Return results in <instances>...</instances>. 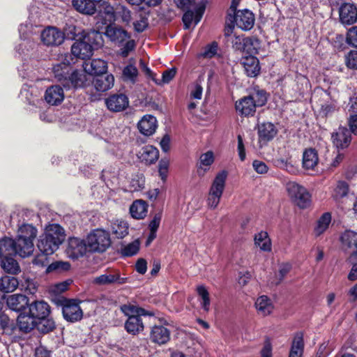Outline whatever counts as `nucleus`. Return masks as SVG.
Segmentation results:
<instances>
[{"instance_id": "nucleus-1", "label": "nucleus", "mask_w": 357, "mask_h": 357, "mask_svg": "<svg viewBox=\"0 0 357 357\" xmlns=\"http://www.w3.org/2000/svg\"><path fill=\"white\" fill-rule=\"evenodd\" d=\"M65 236V231L59 225H50L46 227L45 234L40 236L37 246L41 252L52 255L58 250Z\"/></svg>"}, {"instance_id": "nucleus-2", "label": "nucleus", "mask_w": 357, "mask_h": 357, "mask_svg": "<svg viewBox=\"0 0 357 357\" xmlns=\"http://www.w3.org/2000/svg\"><path fill=\"white\" fill-rule=\"evenodd\" d=\"M102 35L100 31L92 30L86 34L83 39L76 40L71 47V53L76 58L89 59L93 55V49L102 45Z\"/></svg>"}, {"instance_id": "nucleus-3", "label": "nucleus", "mask_w": 357, "mask_h": 357, "mask_svg": "<svg viewBox=\"0 0 357 357\" xmlns=\"http://www.w3.org/2000/svg\"><path fill=\"white\" fill-rule=\"evenodd\" d=\"M37 229L29 224H23L18 229L16 243L20 247V256L26 257L33 251V240L36 237Z\"/></svg>"}, {"instance_id": "nucleus-4", "label": "nucleus", "mask_w": 357, "mask_h": 357, "mask_svg": "<svg viewBox=\"0 0 357 357\" xmlns=\"http://www.w3.org/2000/svg\"><path fill=\"white\" fill-rule=\"evenodd\" d=\"M178 6L183 9H186L182 18L185 29H190L193 22L195 24H197L206 9L204 2L200 1L195 3V0H179Z\"/></svg>"}, {"instance_id": "nucleus-5", "label": "nucleus", "mask_w": 357, "mask_h": 357, "mask_svg": "<svg viewBox=\"0 0 357 357\" xmlns=\"http://www.w3.org/2000/svg\"><path fill=\"white\" fill-rule=\"evenodd\" d=\"M227 178V172L225 170L220 171L215 175L210 186L206 199L208 208L215 209L218 206L226 186Z\"/></svg>"}, {"instance_id": "nucleus-6", "label": "nucleus", "mask_w": 357, "mask_h": 357, "mask_svg": "<svg viewBox=\"0 0 357 357\" xmlns=\"http://www.w3.org/2000/svg\"><path fill=\"white\" fill-rule=\"evenodd\" d=\"M87 245L91 252H102L111 245L109 232L102 229L93 230L87 236Z\"/></svg>"}, {"instance_id": "nucleus-7", "label": "nucleus", "mask_w": 357, "mask_h": 357, "mask_svg": "<svg viewBox=\"0 0 357 357\" xmlns=\"http://www.w3.org/2000/svg\"><path fill=\"white\" fill-rule=\"evenodd\" d=\"M286 190L291 199L301 208H307L311 203V195L303 185L289 181L286 184Z\"/></svg>"}, {"instance_id": "nucleus-8", "label": "nucleus", "mask_w": 357, "mask_h": 357, "mask_svg": "<svg viewBox=\"0 0 357 357\" xmlns=\"http://www.w3.org/2000/svg\"><path fill=\"white\" fill-rule=\"evenodd\" d=\"M227 19L232 24L235 23L238 28L244 31L250 30L255 22L254 14L248 9L238 10L236 15L229 13ZM231 26L234 27V25Z\"/></svg>"}, {"instance_id": "nucleus-9", "label": "nucleus", "mask_w": 357, "mask_h": 357, "mask_svg": "<svg viewBox=\"0 0 357 357\" xmlns=\"http://www.w3.org/2000/svg\"><path fill=\"white\" fill-rule=\"evenodd\" d=\"M91 76L86 72L75 70L68 77L67 80L63 83V86L67 89L73 88H88L91 86Z\"/></svg>"}, {"instance_id": "nucleus-10", "label": "nucleus", "mask_w": 357, "mask_h": 357, "mask_svg": "<svg viewBox=\"0 0 357 357\" xmlns=\"http://www.w3.org/2000/svg\"><path fill=\"white\" fill-rule=\"evenodd\" d=\"M128 278L121 277L120 272L117 270L107 271L105 273L95 277L93 279V283L99 286H105L111 284H123L128 282Z\"/></svg>"}, {"instance_id": "nucleus-11", "label": "nucleus", "mask_w": 357, "mask_h": 357, "mask_svg": "<svg viewBox=\"0 0 357 357\" xmlns=\"http://www.w3.org/2000/svg\"><path fill=\"white\" fill-rule=\"evenodd\" d=\"M63 318L68 322H76L82 319L83 312L77 300H66L62 307Z\"/></svg>"}, {"instance_id": "nucleus-12", "label": "nucleus", "mask_w": 357, "mask_h": 357, "mask_svg": "<svg viewBox=\"0 0 357 357\" xmlns=\"http://www.w3.org/2000/svg\"><path fill=\"white\" fill-rule=\"evenodd\" d=\"M87 250H89L87 243L84 239L77 237L68 238L66 254L70 258L77 259L82 257Z\"/></svg>"}, {"instance_id": "nucleus-13", "label": "nucleus", "mask_w": 357, "mask_h": 357, "mask_svg": "<svg viewBox=\"0 0 357 357\" xmlns=\"http://www.w3.org/2000/svg\"><path fill=\"white\" fill-rule=\"evenodd\" d=\"M41 40L47 46H58L64 40V33L59 29L49 26L40 35Z\"/></svg>"}, {"instance_id": "nucleus-14", "label": "nucleus", "mask_w": 357, "mask_h": 357, "mask_svg": "<svg viewBox=\"0 0 357 357\" xmlns=\"http://www.w3.org/2000/svg\"><path fill=\"white\" fill-rule=\"evenodd\" d=\"M105 104L109 111L120 112L128 108L129 106V99L123 93H116L106 98Z\"/></svg>"}, {"instance_id": "nucleus-15", "label": "nucleus", "mask_w": 357, "mask_h": 357, "mask_svg": "<svg viewBox=\"0 0 357 357\" xmlns=\"http://www.w3.org/2000/svg\"><path fill=\"white\" fill-rule=\"evenodd\" d=\"M340 22L344 25H351L357 21V7L349 3H344L339 8Z\"/></svg>"}, {"instance_id": "nucleus-16", "label": "nucleus", "mask_w": 357, "mask_h": 357, "mask_svg": "<svg viewBox=\"0 0 357 357\" xmlns=\"http://www.w3.org/2000/svg\"><path fill=\"white\" fill-rule=\"evenodd\" d=\"M97 24L101 22L107 24L116 20V8L106 1H103L99 6L98 11Z\"/></svg>"}, {"instance_id": "nucleus-17", "label": "nucleus", "mask_w": 357, "mask_h": 357, "mask_svg": "<svg viewBox=\"0 0 357 357\" xmlns=\"http://www.w3.org/2000/svg\"><path fill=\"white\" fill-rule=\"evenodd\" d=\"M28 306L29 313L37 321L48 317L50 314V307L44 301H35Z\"/></svg>"}, {"instance_id": "nucleus-18", "label": "nucleus", "mask_w": 357, "mask_h": 357, "mask_svg": "<svg viewBox=\"0 0 357 357\" xmlns=\"http://www.w3.org/2000/svg\"><path fill=\"white\" fill-rule=\"evenodd\" d=\"M114 77L112 74H102L95 77H91V84L97 91L105 92L114 86Z\"/></svg>"}, {"instance_id": "nucleus-19", "label": "nucleus", "mask_w": 357, "mask_h": 357, "mask_svg": "<svg viewBox=\"0 0 357 357\" xmlns=\"http://www.w3.org/2000/svg\"><path fill=\"white\" fill-rule=\"evenodd\" d=\"M105 35L112 42L118 45H122L130 38V35L126 30L112 25H107Z\"/></svg>"}, {"instance_id": "nucleus-20", "label": "nucleus", "mask_w": 357, "mask_h": 357, "mask_svg": "<svg viewBox=\"0 0 357 357\" xmlns=\"http://www.w3.org/2000/svg\"><path fill=\"white\" fill-rule=\"evenodd\" d=\"M351 139L350 131L346 127H339L337 130L332 135L333 143L337 149L347 148Z\"/></svg>"}, {"instance_id": "nucleus-21", "label": "nucleus", "mask_w": 357, "mask_h": 357, "mask_svg": "<svg viewBox=\"0 0 357 357\" xmlns=\"http://www.w3.org/2000/svg\"><path fill=\"white\" fill-rule=\"evenodd\" d=\"M150 339L159 345L165 344L170 340V331L163 326L155 325L151 328Z\"/></svg>"}, {"instance_id": "nucleus-22", "label": "nucleus", "mask_w": 357, "mask_h": 357, "mask_svg": "<svg viewBox=\"0 0 357 357\" xmlns=\"http://www.w3.org/2000/svg\"><path fill=\"white\" fill-rule=\"evenodd\" d=\"M157 119L149 114L144 116L137 124L139 132L145 136L152 135L158 127Z\"/></svg>"}, {"instance_id": "nucleus-23", "label": "nucleus", "mask_w": 357, "mask_h": 357, "mask_svg": "<svg viewBox=\"0 0 357 357\" xmlns=\"http://www.w3.org/2000/svg\"><path fill=\"white\" fill-rule=\"evenodd\" d=\"M83 68L90 76L92 75H99L106 73L107 70V63L102 59H93L89 61H84Z\"/></svg>"}, {"instance_id": "nucleus-24", "label": "nucleus", "mask_w": 357, "mask_h": 357, "mask_svg": "<svg viewBox=\"0 0 357 357\" xmlns=\"http://www.w3.org/2000/svg\"><path fill=\"white\" fill-rule=\"evenodd\" d=\"M20 247L16 243V240L6 237L0 239V259L15 255H20Z\"/></svg>"}, {"instance_id": "nucleus-25", "label": "nucleus", "mask_w": 357, "mask_h": 357, "mask_svg": "<svg viewBox=\"0 0 357 357\" xmlns=\"http://www.w3.org/2000/svg\"><path fill=\"white\" fill-rule=\"evenodd\" d=\"M278 130L272 123L266 122L258 126L259 143L266 144L272 140L276 136Z\"/></svg>"}, {"instance_id": "nucleus-26", "label": "nucleus", "mask_w": 357, "mask_h": 357, "mask_svg": "<svg viewBox=\"0 0 357 357\" xmlns=\"http://www.w3.org/2000/svg\"><path fill=\"white\" fill-rule=\"evenodd\" d=\"M64 99L63 88L59 85H54L47 89L45 93V101L51 105H58Z\"/></svg>"}, {"instance_id": "nucleus-27", "label": "nucleus", "mask_w": 357, "mask_h": 357, "mask_svg": "<svg viewBox=\"0 0 357 357\" xmlns=\"http://www.w3.org/2000/svg\"><path fill=\"white\" fill-rule=\"evenodd\" d=\"M235 107L236 112L239 114L245 116H253L257 108L248 96L236 101Z\"/></svg>"}, {"instance_id": "nucleus-28", "label": "nucleus", "mask_w": 357, "mask_h": 357, "mask_svg": "<svg viewBox=\"0 0 357 357\" xmlns=\"http://www.w3.org/2000/svg\"><path fill=\"white\" fill-rule=\"evenodd\" d=\"M138 158L146 164H153L159 157V151L152 145L143 146L137 153Z\"/></svg>"}, {"instance_id": "nucleus-29", "label": "nucleus", "mask_w": 357, "mask_h": 357, "mask_svg": "<svg viewBox=\"0 0 357 357\" xmlns=\"http://www.w3.org/2000/svg\"><path fill=\"white\" fill-rule=\"evenodd\" d=\"M6 304L10 310L20 312L29 305V299L23 294H13L7 298Z\"/></svg>"}, {"instance_id": "nucleus-30", "label": "nucleus", "mask_w": 357, "mask_h": 357, "mask_svg": "<svg viewBox=\"0 0 357 357\" xmlns=\"http://www.w3.org/2000/svg\"><path fill=\"white\" fill-rule=\"evenodd\" d=\"M244 70L248 77H255L259 74L260 66L259 60L253 56H246L242 60Z\"/></svg>"}, {"instance_id": "nucleus-31", "label": "nucleus", "mask_w": 357, "mask_h": 357, "mask_svg": "<svg viewBox=\"0 0 357 357\" xmlns=\"http://www.w3.org/2000/svg\"><path fill=\"white\" fill-rule=\"evenodd\" d=\"M342 247L344 250H357V232L352 230H346L340 236Z\"/></svg>"}, {"instance_id": "nucleus-32", "label": "nucleus", "mask_w": 357, "mask_h": 357, "mask_svg": "<svg viewBox=\"0 0 357 357\" xmlns=\"http://www.w3.org/2000/svg\"><path fill=\"white\" fill-rule=\"evenodd\" d=\"M319 158L317 152L314 149H309L304 151L303 155V167L307 170H313L318 165Z\"/></svg>"}, {"instance_id": "nucleus-33", "label": "nucleus", "mask_w": 357, "mask_h": 357, "mask_svg": "<svg viewBox=\"0 0 357 357\" xmlns=\"http://www.w3.org/2000/svg\"><path fill=\"white\" fill-rule=\"evenodd\" d=\"M17 324L20 331L28 333L36 326L37 320L29 313L20 314L17 317Z\"/></svg>"}, {"instance_id": "nucleus-34", "label": "nucleus", "mask_w": 357, "mask_h": 357, "mask_svg": "<svg viewBox=\"0 0 357 357\" xmlns=\"http://www.w3.org/2000/svg\"><path fill=\"white\" fill-rule=\"evenodd\" d=\"M73 5L78 12L86 15H93L96 11V3L91 0H73Z\"/></svg>"}, {"instance_id": "nucleus-35", "label": "nucleus", "mask_w": 357, "mask_h": 357, "mask_svg": "<svg viewBox=\"0 0 357 357\" xmlns=\"http://www.w3.org/2000/svg\"><path fill=\"white\" fill-rule=\"evenodd\" d=\"M303 351V335L301 333H298L293 339L289 357H302Z\"/></svg>"}, {"instance_id": "nucleus-36", "label": "nucleus", "mask_w": 357, "mask_h": 357, "mask_svg": "<svg viewBox=\"0 0 357 357\" xmlns=\"http://www.w3.org/2000/svg\"><path fill=\"white\" fill-rule=\"evenodd\" d=\"M255 307L258 313L261 316L270 314L273 310V303L266 296L259 297L255 302Z\"/></svg>"}, {"instance_id": "nucleus-37", "label": "nucleus", "mask_w": 357, "mask_h": 357, "mask_svg": "<svg viewBox=\"0 0 357 357\" xmlns=\"http://www.w3.org/2000/svg\"><path fill=\"white\" fill-rule=\"evenodd\" d=\"M130 213L135 219H143L147 213V204L145 201L135 200L130 207Z\"/></svg>"}, {"instance_id": "nucleus-38", "label": "nucleus", "mask_w": 357, "mask_h": 357, "mask_svg": "<svg viewBox=\"0 0 357 357\" xmlns=\"http://www.w3.org/2000/svg\"><path fill=\"white\" fill-rule=\"evenodd\" d=\"M141 316H130L125 324V328L128 333L135 335L142 331L144 325Z\"/></svg>"}, {"instance_id": "nucleus-39", "label": "nucleus", "mask_w": 357, "mask_h": 357, "mask_svg": "<svg viewBox=\"0 0 357 357\" xmlns=\"http://www.w3.org/2000/svg\"><path fill=\"white\" fill-rule=\"evenodd\" d=\"M18 280L13 276H3L0 278V291L3 293L14 291L19 286Z\"/></svg>"}, {"instance_id": "nucleus-40", "label": "nucleus", "mask_w": 357, "mask_h": 357, "mask_svg": "<svg viewBox=\"0 0 357 357\" xmlns=\"http://www.w3.org/2000/svg\"><path fill=\"white\" fill-rule=\"evenodd\" d=\"M255 244L264 252L271 251V241L266 231H261L255 235Z\"/></svg>"}, {"instance_id": "nucleus-41", "label": "nucleus", "mask_w": 357, "mask_h": 357, "mask_svg": "<svg viewBox=\"0 0 357 357\" xmlns=\"http://www.w3.org/2000/svg\"><path fill=\"white\" fill-rule=\"evenodd\" d=\"M331 222V215L330 213H324L318 219L314 229V234L316 236L323 234L328 228Z\"/></svg>"}, {"instance_id": "nucleus-42", "label": "nucleus", "mask_w": 357, "mask_h": 357, "mask_svg": "<svg viewBox=\"0 0 357 357\" xmlns=\"http://www.w3.org/2000/svg\"><path fill=\"white\" fill-rule=\"evenodd\" d=\"M52 71L54 77L59 81L65 83L68 77L69 65L66 63H59L53 66Z\"/></svg>"}, {"instance_id": "nucleus-43", "label": "nucleus", "mask_w": 357, "mask_h": 357, "mask_svg": "<svg viewBox=\"0 0 357 357\" xmlns=\"http://www.w3.org/2000/svg\"><path fill=\"white\" fill-rule=\"evenodd\" d=\"M0 262L1 268L8 273L17 274L20 271V266L12 256L1 258Z\"/></svg>"}, {"instance_id": "nucleus-44", "label": "nucleus", "mask_w": 357, "mask_h": 357, "mask_svg": "<svg viewBox=\"0 0 357 357\" xmlns=\"http://www.w3.org/2000/svg\"><path fill=\"white\" fill-rule=\"evenodd\" d=\"M232 26H229L225 30V36L228 38V40L231 41L233 49L236 51L243 52L245 38L240 36H232Z\"/></svg>"}, {"instance_id": "nucleus-45", "label": "nucleus", "mask_w": 357, "mask_h": 357, "mask_svg": "<svg viewBox=\"0 0 357 357\" xmlns=\"http://www.w3.org/2000/svg\"><path fill=\"white\" fill-rule=\"evenodd\" d=\"M112 234L117 238H123L128 234V225L123 220H117L112 224Z\"/></svg>"}, {"instance_id": "nucleus-46", "label": "nucleus", "mask_w": 357, "mask_h": 357, "mask_svg": "<svg viewBox=\"0 0 357 357\" xmlns=\"http://www.w3.org/2000/svg\"><path fill=\"white\" fill-rule=\"evenodd\" d=\"M349 192V187L348 183L346 181H340L333 189L332 197L336 201H340L348 195Z\"/></svg>"}, {"instance_id": "nucleus-47", "label": "nucleus", "mask_w": 357, "mask_h": 357, "mask_svg": "<svg viewBox=\"0 0 357 357\" xmlns=\"http://www.w3.org/2000/svg\"><path fill=\"white\" fill-rule=\"evenodd\" d=\"M248 96L257 107L264 106L267 101L266 93L262 89H255Z\"/></svg>"}, {"instance_id": "nucleus-48", "label": "nucleus", "mask_w": 357, "mask_h": 357, "mask_svg": "<svg viewBox=\"0 0 357 357\" xmlns=\"http://www.w3.org/2000/svg\"><path fill=\"white\" fill-rule=\"evenodd\" d=\"M260 48L259 40L255 37H248L245 38L243 52L249 54L250 56L258 53Z\"/></svg>"}, {"instance_id": "nucleus-49", "label": "nucleus", "mask_w": 357, "mask_h": 357, "mask_svg": "<svg viewBox=\"0 0 357 357\" xmlns=\"http://www.w3.org/2000/svg\"><path fill=\"white\" fill-rule=\"evenodd\" d=\"M34 92H36V90L32 86L24 87L20 91V96L29 104L36 105L39 102V99L36 94H33Z\"/></svg>"}, {"instance_id": "nucleus-50", "label": "nucleus", "mask_w": 357, "mask_h": 357, "mask_svg": "<svg viewBox=\"0 0 357 357\" xmlns=\"http://www.w3.org/2000/svg\"><path fill=\"white\" fill-rule=\"evenodd\" d=\"M122 312L130 317V316L146 315V310L132 304H125L121 306Z\"/></svg>"}, {"instance_id": "nucleus-51", "label": "nucleus", "mask_w": 357, "mask_h": 357, "mask_svg": "<svg viewBox=\"0 0 357 357\" xmlns=\"http://www.w3.org/2000/svg\"><path fill=\"white\" fill-rule=\"evenodd\" d=\"M197 291L202 299L201 305L202 308L206 312H208L209 310L211 303L208 290L204 285H199L197 287Z\"/></svg>"}, {"instance_id": "nucleus-52", "label": "nucleus", "mask_w": 357, "mask_h": 357, "mask_svg": "<svg viewBox=\"0 0 357 357\" xmlns=\"http://www.w3.org/2000/svg\"><path fill=\"white\" fill-rule=\"evenodd\" d=\"M36 326L39 331L47 333L55 328V323L52 319L46 317L38 320Z\"/></svg>"}, {"instance_id": "nucleus-53", "label": "nucleus", "mask_w": 357, "mask_h": 357, "mask_svg": "<svg viewBox=\"0 0 357 357\" xmlns=\"http://www.w3.org/2000/svg\"><path fill=\"white\" fill-rule=\"evenodd\" d=\"M138 75V70L133 65H128L123 70V77L126 81H130L132 83L136 82Z\"/></svg>"}, {"instance_id": "nucleus-54", "label": "nucleus", "mask_w": 357, "mask_h": 357, "mask_svg": "<svg viewBox=\"0 0 357 357\" xmlns=\"http://www.w3.org/2000/svg\"><path fill=\"white\" fill-rule=\"evenodd\" d=\"M139 249V243L135 241L121 248V254L125 257H131L136 255Z\"/></svg>"}, {"instance_id": "nucleus-55", "label": "nucleus", "mask_w": 357, "mask_h": 357, "mask_svg": "<svg viewBox=\"0 0 357 357\" xmlns=\"http://www.w3.org/2000/svg\"><path fill=\"white\" fill-rule=\"evenodd\" d=\"M118 18H121L126 23H129L131 20V13L124 6L119 5L116 7V20Z\"/></svg>"}, {"instance_id": "nucleus-56", "label": "nucleus", "mask_w": 357, "mask_h": 357, "mask_svg": "<svg viewBox=\"0 0 357 357\" xmlns=\"http://www.w3.org/2000/svg\"><path fill=\"white\" fill-rule=\"evenodd\" d=\"M214 162V154L213 151H208L206 153L202 154L199 157L200 167H204V170L208 169V167Z\"/></svg>"}, {"instance_id": "nucleus-57", "label": "nucleus", "mask_w": 357, "mask_h": 357, "mask_svg": "<svg viewBox=\"0 0 357 357\" xmlns=\"http://www.w3.org/2000/svg\"><path fill=\"white\" fill-rule=\"evenodd\" d=\"M145 181L142 175H137L130 182L131 191H139L144 188Z\"/></svg>"}, {"instance_id": "nucleus-58", "label": "nucleus", "mask_w": 357, "mask_h": 357, "mask_svg": "<svg viewBox=\"0 0 357 357\" xmlns=\"http://www.w3.org/2000/svg\"><path fill=\"white\" fill-rule=\"evenodd\" d=\"M22 286L30 294H34L37 289V286L34 280L29 277L24 276L22 281Z\"/></svg>"}, {"instance_id": "nucleus-59", "label": "nucleus", "mask_w": 357, "mask_h": 357, "mask_svg": "<svg viewBox=\"0 0 357 357\" xmlns=\"http://www.w3.org/2000/svg\"><path fill=\"white\" fill-rule=\"evenodd\" d=\"M217 51L218 44L217 43L213 42L211 44L206 45L199 56L204 58H212L217 54Z\"/></svg>"}, {"instance_id": "nucleus-60", "label": "nucleus", "mask_w": 357, "mask_h": 357, "mask_svg": "<svg viewBox=\"0 0 357 357\" xmlns=\"http://www.w3.org/2000/svg\"><path fill=\"white\" fill-rule=\"evenodd\" d=\"M345 61L349 68L357 69V51H350L346 56Z\"/></svg>"}, {"instance_id": "nucleus-61", "label": "nucleus", "mask_w": 357, "mask_h": 357, "mask_svg": "<svg viewBox=\"0 0 357 357\" xmlns=\"http://www.w3.org/2000/svg\"><path fill=\"white\" fill-rule=\"evenodd\" d=\"M346 40L349 45L357 48V26L349 29Z\"/></svg>"}, {"instance_id": "nucleus-62", "label": "nucleus", "mask_w": 357, "mask_h": 357, "mask_svg": "<svg viewBox=\"0 0 357 357\" xmlns=\"http://www.w3.org/2000/svg\"><path fill=\"white\" fill-rule=\"evenodd\" d=\"M70 265L68 262L56 261L52 263L47 266V271L52 272L54 271H67L70 268Z\"/></svg>"}, {"instance_id": "nucleus-63", "label": "nucleus", "mask_w": 357, "mask_h": 357, "mask_svg": "<svg viewBox=\"0 0 357 357\" xmlns=\"http://www.w3.org/2000/svg\"><path fill=\"white\" fill-rule=\"evenodd\" d=\"M125 42V44L123 45L120 50V54L123 57L128 56L129 53L134 50L135 47V42L134 40H126Z\"/></svg>"}, {"instance_id": "nucleus-64", "label": "nucleus", "mask_w": 357, "mask_h": 357, "mask_svg": "<svg viewBox=\"0 0 357 357\" xmlns=\"http://www.w3.org/2000/svg\"><path fill=\"white\" fill-rule=\"evenodd\" d=\"M169 165V162L167 159H161L159 162L158 171L159 174L162 180H165L167 177Z\"/></svg>"}]
</instances>
